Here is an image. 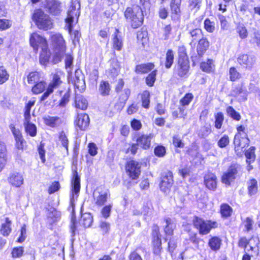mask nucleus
I'll use <instances>...</instances> for the list:
<instances>
[{
    "label": "nucleus",
    "instance_id": "1",
    "mask_svg": "<svg viewBox=\"0 0 260 260\" xmlns=\"http://www.w3.org/2000/svg\"><path fill=\"white\" fill-rule=\"evenodd\" d=\"M51 40L54 47L53 61L57 63L61 60L66 50L65 41L59 33H51Z\"/></svg>",
    "mask_w": 260,
    "mask_h": 260
},
{
    "label": "nucleus",
    "instance_id": "2",
    "mask_svg": "<svg viewBox=\"0 0 260 260\" xmlns=\"http://www.w3.org/2000/svg\"><path fill=\"white\" fill-rule=\"evenodd\" d=\"M124 16L132 27L136 28L140 26L143 22V14L141 8L138 6L128 7L124 12Z\"/></svg>",
    "mask_w": 260,
    "mask_h": 260
},
{
    "label": "nucleus",
    "instance_id": "3",
    "mask_svg": "<svg viewBox=\"0 0 260 260\" xmlns=\"http://www.w3.org/2000/svg\"><path fill=\"white\" fill-rule=\"evenodd\" d=\"M32 19L39 29L48 30L53 27L52 19L41 9L35 11Z\"/></svg>",
    "mask_w": 260,
    "mask_h": 260
},
{
    "label": "nucleus",
    "instance_id": "4",
    "mask_svg": "<svg viewBox=\"0 0 260 260\" xmlns=\"http://www.w3.org/2000/svg\"><path fill=\"white\" fill-rule=\"evenodd\" d=\"M193 224L201 235H207L212 229L216 228L218 226L216 221L204 220L202 218L198 217H195L193 219Z\"/></svg>",
    "mask_w": 260,
    "mask_h": 260
},
{
    "label": "nucleus",
    "instance_id": "5",
    "mask_svg": "<svg viewBox=\"0 0 260 260\" xmlns=\"http://www.w3.org/2000/svg\"><path fill=\"white\" fill-rule=\"evenodd\" d=\"M80 4L78 0H73L71 2L70 7L68 12V16L66 19V22L68 23V27L71 32V23L73 22L75 18H78L79 16Z\"/></svg>",
    "mask_w": 260,
    "mask_h": 260
},
{
    "label": "nucleus",
    "instance_id": "6",
    "mask_svg": "<svg viewBox=\"0 0 260 260\" xmlns=\"http://www.w3.org/2000/svg\"><path fill=\"white\" fill-rule=\"evenodd\" d=\"M80 190V179L79 176L76 171L73 174L72 180V189L70 195V206L72 208V211L74 212V202L78 197V193Z\"/></svg>",
    "mask_w": 260,
    "mask_h": 260
},
{
    "label": "nucleus",
    "instance_id": "7",
    "mask_svg": "<svg viewBox=\"0 0 260 260\" xmlns=\"http://www.w3.org/2000/svg\"><path fill=\"white\" fill-rule=\"evenodd\" d=\"M141 164L136 160H131L127 162L125 171L127 175L132 180L138 179L141 173Z\"/></svg>",
    "mask_w": 260,
    "mask_h": 260
},
{
    "label": "nucleus",
    "instance_id": "8",
    "mask_svg": "<svg viewBox=\"0 0 260 260\" xmlns=\"http://www.w3.org/2000/svg\"><path fill=\"white\" fill-rule=\"evenodd\" d=\"M61 82L59 75L58 74H54L52 81L48 85L46 91L41 96L40 100L43 101L46 100L53 92L54 89L57 88Z\"/></svg>",
    "mask_w": 260,
    "mask_h": 260
},
{
    "label": "nucleus",
    "instance_id": "9",
    "mask_svg": "<svg viewBox=\"0 0 260 260\" xmlns=\"http://www.w3.org/2000/svg\"><path fill=\"white\" fill-rule=\"evenodd\" d=\"M29 42L31 46L36 52L38 51L39 47L42 48L47 46V41L36 32H34L30 35Z\"/></svg>",
    "mask_w": 260,
    "mask_h": 260
},
{
    "label": "nucleus",
    "instance_id": "10",
    "mask_svg": "<svg viewBox=\"0 0 260 260\" xmlns=\"http://www.w3.org/2000/svg\"><path fill=\"white\" fill-rule=\"evenodd\" d=\"M173 183V174L171 172H168L162 177L159 186L161 191L167 192L172 187Z\"/></svg>",
    "mask_w": 260,
    "mask_h": 260
},
{
    "label": "nucleus",
    "instance_id": "11",
    "mask_svg": "<svg viewBox=\"0 0 260 260\" xmlns=\"http://www.w3.org/2000/svg\"><path fill=\"white\" fill-rule=\"evenodd\" d=\"M75 125L80 130L85 131L89 124V118L86 114H78L75 120Z\"/></svg>",
    "mask_w": 260,
    "mask_h": 260
},
{
    "label": "nucleus",
    "instance_id": "12",
    "mask_svg": "<svg viewBox=\"0 0 260 260\" xmlns=\"http://www.w3.org/2000/svg\"><path fill=\"white\" fill-rule=\"evenodd\" d=\"M237 173V168L235 166H231L227 172L222 177V181L223 183L229 185L233 181Z\"/></svg>",
    "mask_w": 260,
    "mask_h": 260
},
{
    "label": "nucleus",
    "instance_id": "13",
    "mask_svg": "<svg viewBox=\"0 0 260 260\" xmlns=\"http://www.w3.org/2000/svg\"><path fill=\"white\" fill-rule=\"evenodd\" d=\"M46 8L53 15H58L61 11V3L56 0H46Z\"/></svg>",
    "mask_w": 260,
    "mask_h": 260
},
{
    "label": "nucleus",
    "instance_id": "14",
    "mask_svg": "<svg viewBox=\"0 0 260 260\" xmlns=\"http://www.w3.org/2000/svg\"><path fill=\"white\" fill-rule=\"evenodd\" d=\"M255 61L254 57L247 54L241 55L237 58L238 63L246 68H251Z\"/></svg>",
    "mask_w": 260,
    "mask_h": 260
},
{
    "label": "nucleus",
    "instance_id": "15",
    "mask_svg": "<svg viewBox=\"0 0 260 260\" xmlns=\"http://www.w3.org/2000/svg\"><path fill=\"white\" fill-rule=\"evenodd\" d=\"M189 65L187 60L179 58L178 63L174 69L175 72L180 76L185 75L188 71Z\"/></svg>",
    "mask_w": 260,
    "mask_h": 260
},
{
    "label": "nucleus",
    "instance_id": "16",
    "mask_svg": "<svg viewBox=\"0 0 260 260\" xmlns=\"http://www.w3.org/2000/svg\"><path fill=\"white\" fill-rule=\"evenodd\" d=\"M71 80L74 85L78 89H83L85 87V83L84 77L80 70H77L75 71L74 76L72 77Z\"/></svg>",
    "mask_w": 260,
    "mask_h": 260
},
{
    "label": "nucleus",
    "instance_id": "17",
    "mask_svg": "<svg viewBox=\"0 0 260 260\" xmlns=\"http://www.w3.org/2000/svg\"><path fill=\"white\" fill-rule=\"evenodd\" d=\"M153 137V136L152 134L142 135L137 139V144L143 149H147L150 147Z\"/></svg>",
    "mask_w": 260,
    "mask_h": 260
},
{
    "label": "nucleus",
    "instance_id": "18",
    "mask_svg": "<svg viewBox=\"0 0 260 260\" xmlns=\"http://www.w3.org/2000/svg\"><path fill=\"white\" fill-rule=\"evenodd\" d=\"M94 202L98 206H102L106 202L108 194L106 192L95 190L93 192Z\"/></svg>",
    "mask_w": 260,
    "mask_h": 260
},
{
    "label": "nucleus",
    "instance_id": "19",
    "mask_svg": "<svg viewBox=\"0 0 260 260\" xmlns=\"http://www.w3.org/2000/svg\"><path fill=\"white\" fill-rule=\"evenodd\" d=\"M8 181L12 185L18 187L23 184V177L20 173H14L10 175Z\"/></svg>",
    "mask_w": 260,
    "mask_h": 260
},
{
    "label": "nucleus",
    "instance_id": "20",
    "mask_svg": "<svg viewBox=\"0 0 260 260\" xmlns=\"http://www.w3.org/2000/svg\"><path fill=\"white\" fill-rule=\"evenodd\" d=\"M204 183L209 189H214L216 188V177L211 173L207 174L204 177Z\"/></svg>",
    "mask_w": 260,
    "mask_h": 260
},
{
    "label": "nucleus",
    "instance_id": "21",
    "mask_svg": "<svg viewBox=\"0 0 260 260\" xmlns=\"http://www.w3.org/2000/svg\"><path fill=\"white\" fill-rule=\"evenodd\" d=\"M9 127L15 137L16 147L18 149L22 148V137L20 131L16 128L13 124H11Z\"/></svg>",
    "mask_w": 260,
    "mask_h": 260
},
{
    "label": "nucleus",
    "instance_id": "22",
    "mask_svg": "<svg viewBox=\"0 0 260 260\" xmlns=\"http://www.w3.org/2000/svg\"><path fill=\"white\" fill-rule=\"evenodd\" d=\"M23 125L26 133L31 137H35L37 135V126L30 121V119L23 120Z\"/></svg>",
    "mask_w": 260,
    "mask_h": 260
},
{
    "label": "nucleus",
    "instance_id": "23",
    "mask_svg": "<svg viewBox=\"0 0 260 260\" xmlns=\"http://www.w3.org/2000/svg\"><path fill=\"white\" fill-rule=\"evenodd\" d=\"M118 29H116L113 35V47L117 51H120L123 47V41L120 36L119 35Z\"/></svg>",
    "mask_w": 260,
    "mask_h": 260
},
{
    "label": "nucleus",
    "instance_id": "24",
    "mask_svg": "<svg viewBox=\"0 0 260 260\" xmlns=\"http://www.w3.org/2000/svg\"><path fill=\"white\" fill-rule=\"evenodd\" d=\"M249 139L247 137H241L239 138L238 135H236L235 137L234 144L235 145V150L238 151L240 148L242 149L248 146Z\"/></svg>",
    "mask_w": 260,
    "mask_h": 260
},
{
    "label": "nucleus",
    "instance_id": "25",
    "mask_svg": "<svg viewBox=\"0 0 260 260\" xmlns=\"http://www.w3.org/2000/svg\"><path fill=\"white\" fill-rule=\"evenodd\" d=\"M154 68L152 63L138 64L136 67L135 71L138 74H145L151 71Z\"/></svg>",
    "mask_w": 260,
    "mask_h": 260
},
{
    "label": "nucleus",
    "instance_id": "26",
    "mask_svg": "<svg viewBox=\"0 0 260 260\" xmlns=\"http://www.w3.org/2000/svg\"><path fill=\"white\" fill-rule=\"evenodd\" d=\"M111 89L109 83L107 81H102L99 86V92L103 96H108L110 94Z\"/></svg>",
    "mask_w": 260,
    "mask_h": 260
},
{
    "label": "nucleus",
    "instance_id": "27",
    "mask_svg": "<svg viewBox=\"0 0 260 260\" xmlns=\"http://www.w3.org/2000/svg\"><path fill=\"white\" fill-rule=\"evenodd\" d=\"M209 46V43L208 40L205 38H203L199 41L197 46V52L200 56H202L207 50Z\"/></svg>",
    "mask_w": 260,
    "mask_h": 260
},
{
    "label": "nucleus",
    "instance_id": "28",
    "mask_svg": "<svg viewBox=\"0 0 260 260\" xmlns=\"http://www.w3.org/2000/svg\"><path fill=\"white\" fill-rule=\"evenodd\" d=\"M187 29L190 35L192 41L200 39L202 35V30L198 28L193 29L192 23H189L188 24Z\"/></svg>",
    "mask_w": 260,
    "mask_h": 260
},
{
    "label": "nucleus",
    "instance_id": "29",
    "mask_svg": "<svg viewBox=\"0 0 260 260\" xmlns=\"http://www.w3.org/2000/svg\"><path fill=\"white\" fill-rule=\"evenodd\" d=\"M93 221V217L89 213H85L81 215L80 223L84 228L90 227Z\"/></svg>",
    "mask_w": 260,
    "mask_h": 260
},
{
    "label": "nucleus",
    "instance_id": "30",
    "mask_svg": "<svg viewBox=\"0 0 260 260\" xmlns=\"http://www.w3.org/2000/svg\"><path fill=\"white\" fill-rule=\"evenodd\" d=\"M7 149L4 143L0 140V172L4 167L6 161Z\"/></svg>",
    "mask_w": 260,
    "mask_h": 260
},
{
    "label": "nucleus",
    "instance_id": "31",
    "mask_svg": "<svg viewBox=\"0 0 260 260\" xmlns=\"http://www.w3.org/2000/svg\"><path fill=\"white\" fill-rule=\"evenodd\" d=\"M50 53L48 49V46L42 48L40 56V62L42 65H46L49 61Z\"/></svg>",
    "mask_w": 260,
    "mask_h": 260
},
{
    "label": "nucleus",
    "instance_id": "32",
    "mask_svg": "<svg viewBox=\"0 0 260 260\" xmlns=\"http://www.w3.org/2000/svg\"><path fill=\"white\" fill-rule=\"evenodd\" d=\"M255 148L253 147H250L245 152V156L246 157V162L248 164V171L252 169V166H250L251 162H253L255 158V155L254 153Z\"/></svg>",
    "mask_w": 260,
    "mask_h": 260
},
{
    "label": "nucleus",
    "instance_id": "33",
    "mask_svg": "<svg viewBox=\"0 0 260 260\" xmlns=\"http://www.w3.org/2000/svg\"><path fill=\"white\" fill-rule=\"evenodd\" d=\"M88 105L87 100L81 95H77L75 99V106L77 108L85 110Z\"/></svg>",
    "mask_w": 260,
    "mask_h": 260
},
{
    "label": "nucleus",
    "instance_id": "34",
    "mask_svg": "<svg viewBox=\"0 0 260 260\" xmlns=\"http://www.w3.org/2000/svg\"><path fill=\"white\" fill-rule=\"evenodd\" d=\"M165 226L164 231L166 234L172 235L173 233L174 229L175 228L174 222L170 218L165 219Z\"/></svg>",
    "mask_w": 260,
    "mask_h": 260
},
{
    "label": "nucleus",
    "instance_id": "35",
    "mask_svg": "<svg viewBox=\"0 0 260 260\" xmlns=\"http://www.w3.org/2000/svg\"><path fill=\"white\" fill-rule=\"evenodd\" d=\"M221 240L217 237H213L211 238L208 243V245L211 249L214 251L218 250L221 246Z\"/></svg>",
    "mask_w": 260,
    "mask_h": 260
},
{
    "label": "nucleus",
    "instance_id": "36",
    "mask_svg": "<svg viewBox=\"0 0 260 260\" xmlns=\"http://www.w3.org/2000/svg\"><path fill=\"white\" fill-rule=\"evenodd\" d=\"M46 87V83L45 81H42L37 82L32 87L31 91L35 94H38L43 92Z\"/></svg>",
    "mask_w": 260,
    "mask_h": 260
},
{
    "label": "nucleus",
    "instance_id": "37",
    "mask_svg": "<svg viewBox=\"0 0 260 260\" xmlns=\"http://www.w3.org/2000/svg\"><path fill=\"white\" fill-rule=\"evenodd\" d=\"M181 0H172L170 3V8L172 13L178 15L180 13Z\"/></svg>",
    "mask_w": 260,
    "mask_h": 260
},
{
    "label": "nucleus",
    "instance_id": "38",
    "mask_svg": "<svg viewBox=\"0 0 260 260\" xmlns=\"http://www.w3.org/2000/svg\"><path fill=\"white\" fill-rule=\"evenodd\" d=\"M41 74L38 72H31L27 75V82L29 84L37 83L41 78Z\"/></svg>",
    "mask_w": 260,
    "mask_h": 260
},
{
    "label": "nucleus",
    "instance_id": "39",
    "mask_svg": "<svg viewBox=\"0 0 260 260\" xmlns=\"http://www.w3.org/2000/svg\"><path fill=\"white\" fill-rule=\"evenodd\" d=\"M174 59V53L172 50H168L166 53L165 67L169 69L172 66Z\"/></svg>",
    "mask_w": 260,
    "mask_h": 260
},
{
    "label": "nucleus",
    "instance_id": "40",
    "mask_svg": "<svg viewBox=\"0 0 260 260\" xmlns=\"http://www.w3.org/2000/svg\"><path fill=\"white\" fill-rule=\"evenodd\" d=\"M248 193L250 196L255 194L257 191V181L252 179L248 182Z\"/></svg>",
    "mask_w": 260,
    "mask_h": 260
},
{
    "label": "nucleus",
    "instance_id": "41",
    "mask_svg": "<svg viewBox=\"0 0 260 260\" xmlns=\"http://www.w3.org/2000/svg\"><path fill=\"white\" fill-rule=\"evenodd\" d=\"M11 221L8 218H6V222L3 223L2 225V228L1 229V233L4 236H7L9 235L11 231Z\"/></svg>",
    "mask_w": 260,
    "mask_h": 260
},
{
    "label": "nucleus",
    "instance_id": "42",
    "mask_svg": "<svg viewBox=\"0 0 260 260\" xmlns=\"http://www.w3.org/2000/svg\"><path fill=\"white\" fill-rule=\"evenodd\" d=\"M153 252L155 254H159L160 252L161 249V241L160 238L157 234L156 237H154L153 240Z\"/></svg>",
    "mask_w": 260,
    "mask_h": 260
},
{
    "label": "nucleus",
    "instance_id": "43",
    "mask_svg": "<svg viewBox=\"0 0 260 260\" xmlns=\"http://www.w3.org/2000/svg\"><path fill=\"white\" fill-rule=\"evenodd\" d=\"M137 39L140 43L144 46L148 42L147 32L145 30L139 31L137 32Z\"/></svg>",
    "mask_w": 260,
    "mask_h": 260
},
{
    "label": "nucleus",
    "instance_id": "44",
    "mask_svg": "<svg viewBox=\"0 0 260 260\" xmlns=\"http://www.w3.org/2000/svg\"><path fill=\"white\" fill-rule=\"evenodd\" d=\"M220 212L222 217H228L231 215L232 209L229 205L224 204L221 205Z\"/></svg>",
    "mask_w": 260,
    "mask_h": 260
},
{
    "label": "nucleus",
    "instance_id": "45",
    "mask_svg": "<svg viewBox=\"0 0 260 260\" xmlns=\"http://www.w3.org/2000/svg\"><path fill=\"white\" fill-rule=\"evenodd\" d=\"M214 68L213 60L208 59L207 61L203 62L201 64V68L202 70L208 73L211 72Z\"/></svg>",
    "mask_w": 260,
    "mask_h": 260
},
{
    "label": "nucleus",
    "instance_id": "46",
    "mask_svg": "<svg viewBox=\"0 0 260 260\" xmlns=\"http://www.w3.org/2000/svg\"><path fill=\"white\" fill-rule=\"evenodd\" d=\"M204 25V28L208 32L212 33L215 30V23L209 19L207 18L205 20Z\"/></svg>",
    "mask_w": 260,
    "mask_h": 260
},
{
    "label": "nucleus",
    "instance_id": "47",
    "mask_svg": "<svg viewBox=\"0 0 260 260\" xmlns=\"http://www.w3.org/2000/svg\"><path fill=\"white\" fill-rule=\"evenodd\" d=\"M150 93L148 91H144L142 94V106L145 108H148L150 100Z\"/></svg>",
    "mask_w": 260,
    "mask_h": 260
},
{
    "label": "nucleus",
    "instance_id": "48",
    "mask_svg": "<svg viewBox=\"0 0 260 260\" xmlns=\"http://www.w3.org/2000/svg\"><path fill=\"white\" fill-rule=\"evenodd\" d=\"M9 75L6 69L3 67H0V84H2L7 81L9 79Z\"/></svg>",
    "mask_w": 260,
    "mask_h": 260
},
{
    "label": "nucleus",
    "instance_id": "49",
    "mask_svg": "<svg viewBox=\"0 0 260 260\" xmlns=\"http://www.w3.org/2000/svg\"><path fill=\"white\" fill-rule=\"evenodd\" d=\"M215 127L219 129L221 127L222 122L224 119V116L222 113L218 112L215 115Z\"/></svg>",
    "mask_w": 260,
    "mask_h": 260
},
{
    "label": "nucleus",
    "instance_id": "50",
    "mask_svg": "<svg viewBox=\"0 0 260 260\" xmlns=\"http://www.w3.org/2000/svg\"><path fill=\"white\" fill-rule=\"evenodd\" d=\"M43 119L46 124L53 127L55 125L58 118L57 117L46 116L43 118Z\"/></svg>",
    "mask_w": 260,
    "mask_h": 260
},
{
    "label": "nucleus",
    "instance_id": "51",
    "mask_svg": "<svg viewBox=\"0 0 260 260\" xmlns=\"http://www.w3.org/2000/svg\"><path fill=\"white\" fill-rule=\"evenodd\" d=\"M24 252V248L22 247H17L13 248L11 254L13 258H19L22 256Z\"/></svg>",
    "mask_w": 260,
    "mask_h": 260
},
{
    "label": "nucleus",
    "instance_id": "52",
    "mask_svg": "<svg viewBox=\"0 0 260 260\" xmlns=\"http://www.w3.org/2000/svg\"><path fill=\"white\" fill-rule=\"evenodd\" d=\"M156 70L153 71L146 79V83L149 86H152L156 79Z\"/></svg>",
    "mask_w": 260,
    "mask_h": 260
},
{
    "label": "nucleus",
    "instance_id": "53",
    "mask_svg": "<svg viewBox=\"0 0 260 260\" xmlns=\"http://www.w3.org/2000/svg\"><path fill=\"white\" fill-rule=\"evenodd\" d=\"M226 112L229 116L236 120H239L241 118V116L239 113L236 112L234 108L229 106L226 109Z\"/></svg>",
    "mask_w": 260,
    "mask_h": 260
},
{
    "label": "nucleus",
    "instance_id": "54",
    "mask_svg": "<svg viewBox=\"0 0 260 260\" xmlns=\"http://www.w3.org/2000/svg\"><path fill=\"white\" fill-rule=\"evenodd\" d=\"M193 95L192 93H186L185 96L180 100V103L182 106H186L189 105L193 99Z\"/></svg>",
    "mask_w": 260,
    "mask_h": 260
},
{
    "label": "nucleus",
    "instance_id": "55",
    "mask_svg": "<svg viewBox=\"0 0 260 260\" xmlns=\"http://www.w3.org/2000/svg\"><path fill=\"white\" fill-rule=\"evenodd\" d=\"M140 250V248H137L132 252L128 256L129 260H143L139 252Z\"/></svg>",
    "mask_w": 260,
    "mask_h": 260
},
{
    "label": "nucleus",
    "instance_id": "56",
    "mask_svg": "<svg viewBox=\"0 0 260 260\" xmlns=\"http://www.w3.org/2000/svg\"><path fill=\"white\" fill-rule=\"evenodd\" d=\"M218 146L220 148H224L229 144V138L227 135L222 136L218 142Z\"/></svg>",
    "mask_w": 260,
    "mask_h": 260
},
{
    "label": "nucleus",
    "instance_id": "57",
    "mask_svg": "<svg viewBox=\"0 0 260 260\" xmlns=\"http://www.w3.org/2000/svg\"><path fill=\"white\" fill-rule=\"evenodd\" d=\"M230 79L232 81H235L240 77V74L237 72L236 68L232 67L230 69Z\"/></svg>",
    "mask_w": 260,
    "mask_h": 260
},
{
    "label": "nucleus",
    "instance_id": "58",
    "mask_svg": "<svg viewBox=\"0 0 260 260\" xmlns=\"http://www.w3.org/2000/svg\"><path fill=\"white\" fill-rule=\"evenodd\" d=\"M11 22L8 19H0V30H3L8 29L11 26Z\"/></svg>",
    "mask_w": 260,
    "mask_h": 260
},
{
    "label": "nucleus",
    "instance_id": "59",
    "mask_svg": "<svg viewBox=\"0 0 260 260\" xmlns=\"http://www.w3.org/2000/svg\"><path fill=\"white\" fill-rule=\"evenodd\" d=\"M237 32L241 39H245L248 36L247 29L243 25H239L237 27Z\"/></svg>",
    "mask_w": 260,
    "mask_h": 260
},
{
    "label": "nucleus",
    "instance_id": "60",
    "mask_svg": "<svg viewBox=\"0 0 260 260\" xmlns=\"http://www.w3.org/2000/svg\"><path fill=\"white\" fill-rule=\"evenodd\" d=\"M101 231L103 234H107L110 229V224L106 221H101L100 223Z\"/></svg>",
    "mask_w": 260,
    "mask_h": 260
},
{
    "label": "nucleus",
    "instance_id": "61",
    "mask_svg": "<svg viewBox=\"0 0 260 260\" xmlns=\"http://www.w3.org/2000/svg\"><path fill=\"white\" fill-rule=\"evenodd\" d=\"M112 205L105 206L102 210L101 213L104 218H108L110 215Z\"/></svg>",
    "mask_w": 260,
    "mask_h": 260
},
{
    "label": "nucleus",
    "instance_id": "62",
    "mask_svg": "<svg viewBox=\"0 0 260 260\" xmlns=\"http://www.w3.org/2000/svg\"><path fill=\"white\" fill-rule=\"evenodd\" d=\"M154 153L158 157H162L166 154V149L164 146H158L154 149Z\"/></svg>",
    "mask_w": 260,
    "mask_h": 260
},
{
    "label": "nucleus",
    "instance_id": "63",
    "mask_svg": "<svg viewBox=\"0 0 260 260\" xmlns=\"http://www.w3.org/2000/svg\"><path fill=\"white\" fill-rule=\"evenodd\" d=\"M59 140L67 151L68 150V139L65 134L61 133L59 136Z\"/></svg>",
    "mask_w": 260,
    "mask_h": 260
},
{
    "label": "nucleus",
    "instance_id": "64",
    "mask_svg": "<svg viewBox=\"0 0 260 260\" xmlns=\"http://www.w3.org/2000/svg\"><path fill=\"white\" fill-rule=\"evenodd\" d=\"M138 149V145L137 143L129 144L128 147L126 148L125 150V153H128L129 152H131L132 154H135L136 153Z\"/></svg>",
    "mask_w": 260,
    "mask_h": 260
}]
</instances>
